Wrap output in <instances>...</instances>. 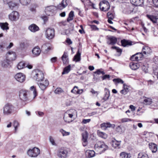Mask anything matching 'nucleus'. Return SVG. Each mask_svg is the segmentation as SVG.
I'll return each instance as SVG.
<instances>
[{
    "mask_svg": "<svg viewBox=\"0 0 158 158\" xmlns=\"http://www.w3.org/2000/svg\"><path fill=\"white\" fill-rule=\"evenodd\" d=\"M77 115V110L74 109H71L67 110L64 113L63 118L65 122L69 123L75 119Z\"/></svg>",
    "mask_w": 158,
    "mask_h": 158,
    "instance_id": "1",
    "label": "nucleus"
},
{
    "mask_svg": "<svg viewBox=\"0 0 158 158\" xmlns=\"http://www.w3.org/2000/svg\"><path fill=\"white\" fill-rule=\"evenodd\" d=\"M94 149L98 154H101L108 149V147L103 141H98L94 144Z\"/></svg>",
    "mask_w": 158,
    "mask_h": 158,
    "instance_id": "2",
    "label": "nucleus"
},
{
    "mask_svg": "<svg viewBox=\"0 0 158 158\" xmlns=\"http://www.w3.org/2000/svg\"><path fill=\"white\" fill-rule=\"evenodd\" d=\"M31 76L34 79L37 81L44 79V74L43 72L38 69L33 70L32 72Z\"/></svg>",
    "mask_w": 158,
    "mask_h": 158,
    "instance_id": "3",
    "label": "nucleus"
},
{
    "mask_svg": "<svg viewBox=\"0 0 158 158\" xmlns=\"http://www.w3.org/2000/svg\"><path fill=\"white\" fill-rule=\"evenodd\" d=\"M15 111V107L9 103L6 104L3 107V113L5 115H10Z\"/></svg>",
    "mask_w": 158,
    "mask_h": 158,
    "instance_id": "4",
    "label": "nucleus"
},
{
    "mask_svg": "<svg viewBox=\"0 0 158 158\" xmlns=\"http://www.w3.org/2000/svg\"><path fill=\"white\" fill-rule=\"evenodd\" d=\"M113 81L115 84L120 83L123 84V89L120 92L121 94L125 95L129 92V87L125 84H124V81L122 79L119 78H115L113 80Z\"/></svg>",
    "mask_w": 158,
    "mask_h": 158,
    "instance_id": "5",
    "label": "nucleus"
},
{
    "mask_svg": "<svg viewBox=\"0 0 158 158\" xmlns=\"http://www.w3.org/2000/svg\"><path fill=\"white\" fill-rule=\"evenodd\" d=\"M57 8L54 6H50L45 7L44 12L48 16H53L56 12Z\"/></svg>",
    "mask_w": 158,
    "mask_h": 158,
    "instance_id": "6",
    "label": "nucleus"
},
{
    "mask_svg": "<svg viewBox=\"0 0 158 158\" xmlns=\"http://www.w3.org/2000/svg\"><path fill=\"white\" fill-rule=\"evenodd\" d=\"M69 150L66 148H60L57 152V156L60 158H66L68 156Z\"/></svg>",
    "mask_w": 158,
    "mask_h": 158,
    "instance_id": "7",
    "label": "nucleus"
},
{
    "mask_svg": "<svg viewBox=\"0 0 158 158\" xmlns=\"http://www.w3.org/2000/svg\"><path fill=\"white\" fill-rule=\"evenodd\" d=\"M100 8L103 11H108L110 8V5L109 2L105 0H103L99 3Z\"/></svg>",
    "mask_w": 158,
    "mask_h": 158,
    "instance_id": "8",
    "label": "nucleus"
},
{
    "mask_svg": "<svg viewBox=\"0 0 158 158\" xmlns=\"http://www.w3.org/2000/svg\"><path fill=\"white\" fill-rule=\"evenodd\" d=\"M40 150L38 148L34 147L32 149H29L27 152L28 156L31 157H36L40 153Z\"/></svg>",
    "mask_w": 158,
    "mask_h": 158,
    "instance_id": "9",
    "label": "nucleus"
},
{
    "mask_svg": "<svg viewBox=\"0 0 158 158\" xmlns=\"http://www.w3.org/2000/svg\"><path fill=\"white\" fill-rule=\"evenodd\" d=\"M55 30L51 28H48L45 31V36L48 40L52 39L55 37Z\"/></svg>",
    "mask_w": 158,
    "mask_h": 158,
    "instance_id": "10",
    "label": "nucleus"
},
{
    "mask_svg": "<svg viewBox=\"0 0 158 158\" xmlns=\"http://www.w3.org/2000/svg\"><path fill=\"white\" fill-rule=\"evenodd\" d=\"M48 81L44 78L38 81V85L42 90H44L49 85Z\"/></svg>",
    "mask_w": 158,
    "mask_h": 158,
    "instance_id": "11",
    "label": "nucleus"
},
{
    "mask_svg": "<svg viewBox=\"0 0 158 158\" xmlns=\"http://www.w3.org/2000/svg\"><path fill=\"white\" fill-rule=\"evenodd\" d=\"M19 13L16 11H13L8 15L9 19L12 21H17L19 19Z\"/></svg>",
    "mask_w": 158,
    "mask_h": 158,
    "instance_id": "12",
    "label": "nucleus"
},
{
    "mask_svg": "<svg viewBox=\"0 0 158 158\" xmlns=\"http://www.w3.org/2000/svg\"><path fill=\"white\" fill-rule=\"evenodd\" d=\"M26 78L25 75L21 73H18L15 76V78L16 81L20 83L24 82Z\"/></svg>",
    "mask_w": 158,
    "mask_h": 158,
    "instance_id": "13",
    "label": "nucleus"
},
{
    "mask_svg": "<svg viewBox=\"0 0 158 158\" xmlns=\"http://www.w3.org/2000/svg\"><path fill=\"white\" fill-rule=\"evenodd\" d=\"M19 97L21 100L24 101H27L28 99L27 91L24 90H21L19 92Z\"/></svg>",
    "mask_w": 158,
    "mask_h": 158,
    "instance_id": "14",
    "label": "nucleus"
},
{
    "mask_svg": "<svg viewBox=\"0 0 158 158\" xmlns=\"http://www.w3.org/2000/svg\"><path fill=\"white\" fill-rule=\"evenodd\" d=\"M7 59L10 61L15 60L16 57V53L12 51L8 52L6 54Z\"/></svg>",
    "mask_w": 158,
    "mask_h": 158,
    "instance_id": "15",
    "label": "nucleus"
},
{
    "mask_svg": "<svg viewBox=\"0 0 158 158\" xmlns=\"http://www.w3.org/2000/svg\"><path fill=\"white\" fill-rule=\"evenodd\" d=\"M121 141H117L115 139H113L111 141V144L112 147L114 148L119 149L120 148Z\"/></svg>",
    "mask_w": 158,
    "mask_h": 158,
    "instance_id": "16",
    "label": "nucleus"
},
{
    "mask_svg": "<svg viewBox=\"0 0 158 158\" xmlns=\"http://www.w3.org/2000/svg\"><path fill=\"white\" fill-rule=\"evenodd\" d=\"M142 51L144 55L146 56H148L152 52V49L148 46L143 47Z\"/></svg>",
    "mask_w": 158,
    "mask_h": 158,
    "instance_id": "17",
    "label": "nucleus"
},
{
    "mask_svg": "<svg viewBox=\"0 0 158 158\" xmlns=\"http://www.w3.org/2000/svg\"><path fill=\"white\" fill-rule=\"evenodd\" d=\"M29 30L32 32H35L39 30V27L35 24H32L28 27Z\"/></svg>",
    "mask_w": 158,
    "mask_h": 158,
    "instance_id": "18",
    "label": "nucleus"
},
{
    "mask_svg": "<svg viewBox=\"0 0 158 158\" xmlns=\"http://www.w3.org/2000/svg\"><path fill=\"white\" fill-rule=\"evenodd\" d=\"M9 24L7 23H0V27L2 29L3 31H7L9 27L8 26Z\"/></svg>",
    "mask_w": 158,
    "mask_h": 158,
    "instance_id": "19",
    "label": "nucleus"
},
{
    "mask_svg": "<svg viewBox=\"0 0 158 158\" xmlns=\"http://www.w3.org/2000/svg\"><path fill=\"white\" fill-rule=\"evenodd\" d=\"M108 41L107 43L109 44L114 45L117 42V39L115 37L112 36L108 38Z\"/></svg>",
    "mask_w": 158,
    "mask_h": 158,
    "instance_id": "20",
    "label": "nucleus"
},
{
    "mask_svg": "<svg viewBox=\"0 0 158 158\" xmlns=\"http://www.w3.org/2000/svg\"><path fill=\"white\" fill-rule=\"evenodd\" d=\"M27 66V64L24 61H21L17 64V67L18 69H21L24 68Z\"/></svg>",
    "mask_w": 158,
    "mask_h": 158,
    "instance_id": "21",
    "label": "nucleus"
},
{
    "mask_svg": "<svg viewBox=\"0 0 158 158\" xmlns=\"http://www.w3.org/2000/svg\"><path fill=\"white\" fill-rule=\"evenodd\" d=\"M41 50L40 48L38 47H35L32 50V53L34 56H38L40 54Z\"/></svg>",
    "mask_w": 158,
    "mask_h": 158,
    "instance_id": "22",
    "label": "nucleus"
},
{
    "mask_svg": "<svg viewBox=\"0 0 158 158\" xmlns=\"http://www.w3.org/2000/svg\"><path fill=\"white\" fill-rule=\"evenodd\" d=\"M149 146L150 149L152 152H155L157 150V146L155 144L150 143H149Z\"/></svg>",
    "mask_w": 158,
    "mask_h": 158,
    "instance_id": "23",
    "label": "nucleus"
},
{
    "mask_svg": "<svg viewBox=\"0 0 158 158\" xmlns=\"http://www.w3.org/2000/svg\"><path fill=\"white\" fill-rule=\"evenodd\" d=\"M131 2L136 6H140L143 3V0H130Z\"/></svg>",
    "mask_w": 158,
    "mask_h": 158,
    "instance_id": "24",
    "label": "nucleus"
},
{
    "mask_svg": "<svg viewBox=\"0 0 158 158\" xmlns=\"http://www.w3.org/2000/svg\"><path fill=\"white\" fill-rule=\"evenodd\" d=\"M66 1V0H63L61 3L58 5V9L61 10L64 8L67 5Z\"/></svg>",
    "mask_w": 158,
    "mask_h": 158,
    "instance_id": "25",
    "label": "nucleus"
},
{
    "mask_svg": "<svg viewBox=\"0 0 158 158\" xmlns=\"http://www.w3.org/2000/svg\"><path fill=\"white\" fill-rule=\"evenodd\" d=\"M121 43L123 47H126L132 45L131 41L124 40H121Z\"/></svg>",
    "mask_w": 158,
    "mask_h": 158,
    "instance_id": "26",
    "label": "nucleus"
},
{
    "mask_svg": "<svg viewBox=\"0 0 158 158\" xmlns=\"http://www.w3.org/2000/svg\"><path fill=\"white\" fill-rule=\"evenodd\" d=\"M86 155L88 158H91L95 155V152L93 150H88L86 152Z\"/></svg>",
    "mask_w": 158,
    "mask_h": 158,
    "instance_id": "27",
    "label": "nucleus"
},
{
    "mask_svg": "<svg viewBox=\"0 0 158 158\" xmlns=\"http://www.w3.org/2000/svg\"><path fill=\"white\" fill-rule=\"evenodd\" d=\"M42 48L45 51H48L52 49V48L48 44H45L42 46Z\"/></svg>",
    "mask_w": 158,
    "mask_h": 158,
    "instance_id": "28",
    "label": "nucleus"
},
{
    "mask_svg": "<svg viewBox=\"0 0 158 158\" xmlns=\"http://www.w3.org/2000/svg\"><path fill=\"white\" fill-rule=\"evenodd\" d=\"M130 66L132 69L135 70L139 68L140 65L139 63L133 62L130 64Z\"/></svg>",
    "mask_w": 158,
    "mask_h": 158,
    "instance_id": "29",
    "label": "nucleus"
},
{
    "mask_svg": "<svg viewBox=\"0 0 158 158\" xmlns=\"http://www.w3.org/2000/svg\"><path fill=\"white\" fill-rule=\"evenodd\" d=\"M88 137V136L86 134H84L82 135V144L83 146L84 147L86 146L88 144L87 141Z\"/></svg>",
    "mask_w": 158,
    "mask_h": 158,
    "instance_id": "30",
    "label": "nucleus"
},
{
    "mask_svg": "<svg viewBox=\"0 0 158 158\" xmlns=\"http://www.w3.org/2000/svg\"><path fill=\"white\" fill-rule=\"evenodd\" d=\"M105 94L104 97L103 98V100L104 101H106L108 99L110 96V91L107 88H106L105 89Z\"/></svg>",
    "mask_w": 158,
    "mask_h": 158,
    "instance_id": "31",
    "label": "nucleus"
},
{
    "mask_svg": "<svg viewBox=\"0 0 158 158\" xmlns=\"http://www.w3.org/2000/svg\"><path fill=\"white\" fill-rule=\"evenodd\" d=\"M64 64H65L68 62V54L66 52H64L61 57Z\"/></svg>",
    "mask_w": 158,
    "mask_h": 158,
    "instance_id": "32",
    "label": "nucleus"
},
{
    "mask_svg": "<svg viewBox=\"0 0 158 158\" xmlns=\"http://www.w3.org/2000/svg\"><path fill=\"white\" fill-rule=\"evenodd\" d=\"M10 9L12 10L17 6V4L13 1H11L8 5Z\"/></svg>",
    "mask_w": 158,
    "mask_h": 158,
    "instance_id": "33",
    "label": "nucleus"
},
{
    "mask_svg": "<svg viewBox=\"0 0 158 158\" xmlns=\"http://www.w3.org/2000/svg\"><path fill=\"white\" fill-rule=\"evenodd\" d=\"M10 61L6 59L3 60L2 64V66L4 68H9L10 67Z\"/></svg>",
    "mask_w": 158,
    "mask_h": 158,
    "instance_id": "34",
    "label": "nucleus"
},
{
    "mask_svg": "<svg viewBox=\"0 0 158 158\" xmlns=\"http://www.w3.org/2000/svg\"><path fill=\"white\" fill-rule=\"evenodd\" d=\"M131 155L130 154L125 152H122L120 153V158H130Z\"/></svg>",
    "mask_w": 158,
    "mask_h": 158,
    "instance_id": "35",
    "label": "nucleus"
},
{
    "mask_svg": "<svg viewBox=\"0 0 158 158\" xmlns=\"http://www.w3.org/2000/svg\"><path fill=\"white\" fill-rule=\"evenodd\" d=\"M81 54L78 49L76 54L73 58V60L76 62L80 61L81 60Z\"/></svg>",
    "mask_w": 158,
    "mask_h": 158,
    "instance_id": "36",
    "label": "nucleus"
},
{
    "mask_svg": "<svg viewBox=\"0 0 158 158\" xmlns=\"http://www.w3.org/2000/svg\"><path fill=\"white\" fill-rule=\"evenodd\" d=\"M97 133L98 136L102 138L106 139L107 137V135L106 134L99 131H98Z\"/></svg>",
    "mask_w": 158,
    "mask_h": 158,
    "instance_id": "37",
    "label": "nucleus"
},
{
    "mask_svg": "<svg viewBox=\"0 0 158 158\" xmlns=\"http://www.w3.org/2000/svg\"><path fill=\"white\" fill-rule=\"evenodd\" d=\"M147 18L151 20L153 23H157V19L155 16L147 15Z\"/></svg>",
    "mask_w": 158,
    "mask_h": 158,
    "instance_id": "38",
    "label": "nucleus"
},
{
    "mask_svg": "<svg viewBox=\"0 0 158 158\" xmlns=\"http://www.w3.org/2000/svg\"><path fill=\"white\" fill-rule=\"evenodd\" d=\"M143 101L144 103L147 105H150L152 102V99L151 98H145Z\"/></svg>",
    "mask_w": 158,
    "mask_h": 158,
    "instance_id": "39",
    "label": "nucleus"
},
{
    "mask_svg": "<svg viewBox=\"0 0 158 158\" xmlns=\"http://www.w3.org/2000/svg\"><path fill=\"white\" fill-rule=\"evenodd\" d=\"M138 158H149L148 155L145 153L140 152L138 154Z\"/></svg>",
    "mask_w": 158,
    "mask_h": 158,
    "instance_id": "40",
    "label": "nucleus"
},
{
    "mask_svg": "<svg viewBox=\"0 0 158 158\" xmlns=\"http://www.w3.org/2000/svg\"><path fill=\"white\" fill-rule=\"evenodd\" d=\"M31 0H19L20 3L23 5H27L29 4Z\"/></svg>",
    "mask_w": 158,
    "mask_h": 158,
    "instance_id": "41",
    "label": "nucleus"
},
{
    "mask_svg": "<svg viewBox=\"0 0 158 158\" xmlns=\"http://www.w3.org/2000/svg\"><path fill=\"white\" fill-rule=\"evenodd\" d=\"M71 69V65H69V66L65 67L64 69L63 72L62 73V74H67L70 71Z\"/></svg>",
    "mask_w": 158,
    "mask_h": 158,
    "instance_id": "42",
    "label": "nucleus"
},
{
    "mask_svg": "<svg viewBox=\"0 0 158 158\" xmlns=\"http://www.w3.org/2000/svg\"><path fill=\"white\" fill-rule=\"evenodd\" d=\"M74 16V12L73 11H71L69 14V17L67 18V21L68 22H69L70 21L73 20Z\"/></svg>",
    "mask_w": 158,
    "mask_h": 158,
    "instance_id": "43",
    "label": "nucleus"
},
{
    "mask_svg": "<svg viewBox=\"0 0 158 158\" xmlns=\"http://www.w3.org/2000/svg\"><path fill=\"white\" fill-rule=\"evenodd\" d=\"M13 126L15 128V133H16L18 130V127L19 126V122L16 121H15L13 122Z\"/></svg>",
    "mask_w": 158,
    "mask_h": 158,
    "instance_id": "44",
    "label": "nucleus"
},
{
    "mask_svg": "<svg viewBox=\"0 0 158 158\" xmlns=\"http://www.w3.org/2000/svg\"><path fill=\"white\" fill-rule=\"evenodd\" d=\"M30 89L33 91V98H34L37 95L35 87L34 86H31L30 88Z\"/></svg>",
    "mask_w": 158,
    "mask_h": 158,
    "instance_id": "45",
    "label": "nucleus"
},
{
    "mask_svg": "<svg viewBox=\"0 0 158 158\" xmlns=\"http://www.w3.org/2000/svg\"><path fill=\"white\" fill-rule=\"evenodd\" d=\"M60 132L62 134L63 136H66L69 135L70 134L69 132H67L63 129H61L60 130Z\"/></svg>",
    "mask_w": 158,
    "mask_h": 158,
    "instance_id": "46",
    "label": "nucleus"
},
{
    "mask_svg": "<svg viewBox=\"0 0 158 158\" xmlns=\"http://www.w3.org/2000/svg\"><path fill=\"white\" fill-rule=\"evenodd\" d=\"M6 43L4 42L0 44V52H2L4 51V49L6 48Z\"/></svg>",
    "mask_w": 158,
    "mask_h": 158,
    "instance_id": "47",
    "label": "nucleus"
},
{
    "mask_svg": "<svg viewBox=\"0 0 158 158\" xmlns=\"http://www.w3.org/2000/svg\"><path fill=\"white\" fill-rule=\"evenodd\" d=\"M121 122L122 123H126V122H129L132 121V120L131 119L127 118H122L121 119Z\"/></svg>",
    "mask_w": 158,
    "mask_h": 158,
    "instance_id": "48",
    "label": "nucleus"
},
{
    "mask_svg": "<svg viewBox=\"0 0 158 158\" xmlns=\"http://www.w3.org/2000/svg\"><path fill=\"white\" fill-rule=\"evenodd\" d=\"M49 140L50 142L52 145L56 146V144L55 142V141L54 138L51 136L49 137Z\"/></svg>",
    "mask_w": 158,
    "mask_h": 158,
    "instance_id": "49",
    "label": "nucleus"
},
{
    "mask_svg": "<svg viewBox=\"0 0 158 158\" xmlns=\"http://www.w3.org/2000/svg\"><path fill=\"white\" fill-rule=\"evenodd\" d=\"M138 60H140L143 57V55L141 52H139L136 54Z\"/></svg>",
    "mask_w": 158,
    "mask_h": 158,
    "instance_id": "50",
    "label": "nucleus"
},
{
    "mask_svg": "<svg viewBox=\"0 0 158 158\" xmlns=\"http://www.w3.org/2000/svg\"><path fill=\"white\" fill-rule=\"evenodd\" d=\"M78 89V87L76 86H75L74 87L73 89L71 90V92L74 94H77V93Z\"/></svg>",
    "mask_w": 158,
    "mask_h": 158,
    "instance_id": "51",
    "label": "nucleus"
},
{
    "mask_svg": "<svg viewBox=\"0 0 158 158\" xmlns=\"http://www.w3.org/2000/svg\"><path fill=\"white\" fill-rule=\"evenodd\" d=\"M111 126V124L109 123H104L102 124L101 125V127L103 129L104 127L107 128L108 127H110Z\"/></svg>",
    "mask_w": 158,
    "mask_h": 158,
    "instance_id": "52",
    "label": "nucleus"
},
{
    "mask_svg": "<svg viewBox=\"0 0 158 158\" xmlns=\"http://www.w3.org/2000/svg\"><path fill=\"white\" fill-rule=\"evenodd\" d=\"M107 16L108 18V19H113L114 18V15L111 12H109L107 13Z\"/></svg>",
    "mask_w": 158,
    "mask_h": 158,
    "instance_id": "53",
    "label": "nucleus"
},
{
    "mask_svg": "<svg viewBox=\"0 0 158 158\" xmlns=\"http://www.w3.org/2000/svg\"><path fill=\"white\" fill-rule=\"evenodd\" d=\"M111 48L112 49H115L116 51L117 52L119 53L120 54H121L122 52V50L121 49H120L118 47H116L115 46H112L111 47Z\"/></svg>",
    "mask_w": 158,
    "mask_h": 158,
    "instance_id": "54",
    "label": "nucleus"
},
{
    "mask_svg": "<svg viewBox=\"0 0 158 158\" xmlns=\"http://www.w3.org/2000/svg\"><path fill=\"white\" fill-rule=\"evenodd\" d=\"M63 92V90L60 88H57L55 90V93L56 94H59Z\"/></svg>",
    "mask_w": 158,
    "mask_h": 158,
    "instance_id": "55",
    "label": "nucleus"
},
{
    "mask_svg": "<svg viewBox=\"0 0 158 158\" xmlns=\"http://www.w3.org/2000/svg\"><path fill=\"white\" fill-rule=\"evenodd\" d=\"M110 76L109 75H105L102 77V78L103 80L106 79H110Z\"/></svg>",
    "mask_w": 158,
    "mask_h": 158,
    "instance_id": "56",
    "label": "nucleus"
},
{
    "mask_svg": "<svg viewBox=\"0 0 158 158\" xmlns=\"http://www.w3.org/2000/svg\"><path fill=\"white\" fill-rule=\"evenodd\" d=\"M91 121V119H83L82 120L81 123L82 124H85L87 123H89Z\"/></svg>",
    "mask_w": 158,
    "mask_h": 158,
    "instance_id": "57",
    "label": "nucleus"
},
{
    "mask_svg": "<svg viewBox=\"0 0 158 158\" xmlns=\"http://www.w3.org/2000/svg\"><path fill=\"white\" fill-rule=\"evenodd\" d=\"M136 54L132 55L130 58V60L132 61H138Z\"/></svg>",
    "mask_w": 158,
    "mask_h": 158,
    "instance_id": "58",
    "label": "nucleus"
},
{
    "mask_svg": "<svg viewBox=\"0 0 158 158\" xmlns=\"http://www.w3.org/2000/svg\"><path fill=\"white\" fill-rule=\"evenodd\" d=\"M141 68L143 71L145 73H147L148 72V67L144 65H143L141 66Z\"/></svg>",
    "mask_w": 158,
    "mask_h": 158,
    "instance_id": "59",
    "label": "nucleus"
},
{
    "mask_svg": "<svg viewBox=\"0 0 158 158\" xmlns=\"http://www.w3.org/2000/svg\"><path fill=\"white\" fill-rule=\"evenodd\" d=\"M6 43V48L7 49H10L13 46V44L12 43H10L9 45H8L7 43Z\"/></svg>",
    "mask_w": 158,
    "mask_h": 158,
    "instance_id": "60",
    "label": "nucleus"
},
{
    "mask_svg": "<svg viewBox=\"0 0 158 158\" xmlns=\"http://www.w3.org/2000/svg\"><path fill=\"white\" fill-rule=\"evenodd\" d=\"M91 28L93 30H98L99 29L97 27L93 25H90Z\"/></svg>",
    "mask_w": 158,
    "mask_h": 158,
    "instance_id": "61",
    "label": "nucleus"
},
{
    "mask_svg": "<svg viewBox=\"0 0 158 158\" xmlns=\"http://www.w3.org/2000/svg\"><path fill=\"white\" fill-rule=\"evenodd\" d=\"M41 18L44 22H47L48 20V17L46 16H43L41 17Z\"/></svg>",
    "mask_w": 158,
    "mask_h": 158,
    "instance_id": "62",
    "label": "nucleus"
},
{
    "mask_svg": "<svg viewBox=\"0 0 158 158\" xmlns=\"http://www.w3.org/2000/svg\"><path fill=\"white\" fill-rule=\"evenodd\" d=\"M152 1L155 6L158 7V0H152Z\"/></svg>",
    "mask_w": 158,
    "mask_h": 158,
    "instance_id": "63",
    "label": "nucleus"
},
{
    "mask_svg": "<svg viewBox=\"0 0 158 158\" xmlns=\"http://www.w3.org/2000/svg\"><path fill=\"white\" fill-rule=\"evenodd\" d=\"M57 59L56 57H53L51 59L50 61L52 63H55Z\"/></svg>",
    "mask_w": 158,
    "mask_h": 158,
    "instance_id": "64",
    "label": "nucleus"
}]
</instances>
